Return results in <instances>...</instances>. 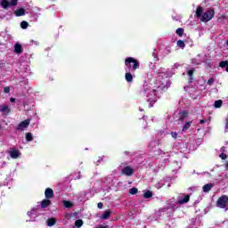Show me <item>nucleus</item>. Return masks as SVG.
Here are the masks:
<instances>
[{
    "instance_id": "1",
    "label": "nucleus",
    "mask_w": 228,
    "mask_h": 228,
    "mask_svg": "<svg viewBox=\"0 0 228 228\" xmlns=\"http://www.w3.org/2000/svg\"><path fill=\"white\" fill-rule=\"evenodd\" d=\"M125 65L128 69V72H136V69L140 67L138 60L133 57L126 58Z\"/></svg>"
},
{
    "instance_id": "2",
    "label": "nucleus",
    "mask_w": 228,
    "mask_h": 228,
    "mask_svg": "<svg viewBox=\"0 0 228 228\" xmlns=\"http://www.w3.org/2000/svg\"><path fill=\"white\" fill-rule=\"evenodd\" d=\"M213 17H215V10L214 9H210L208 10L207 12H205L201 18H200V21L201 22H209V20H211V19H213Z\"/></svg>"
},
{
    "instance_id": "3",
    "label": "nucleus",
    "mask_w": 228,
    "mask_h": 228,
    "mask_svg": "<svg viewBox=\"0 0 228 228\" xmlns=\"http://www.w3.org/2000/svg\"><path fill=\"white\" fill-rule=\"evenodd\" d=\"M227 203H228V196L223 195L218 198V200L216 201V206H217V208H220L221 209H225V208H227Z\"/></svg>"
},
{
    "instance_id": "4",
    "label": "nucleus",
    "mask_w": 228,
    "mask_h": 228,
    "mask_svg": "<svg viewBox=\"0 0 228 228\" xmlns=\"http://www.w3.org/2000/svg\"><path fill=\"white\" fill-rule=\"evenodd\" d=\"M19 0H2L0 4L4 10H8L10 6H17Z\"/></svg>"
},
{
    "instance_id": "5",
    "label": "nucleus",
    "mask_w": 228,
    "mask_h": 228,
    "mask_svg": "<svg viewBox=\"0 0 228 228\" xmlns=\"http://www.w3.org/2000/svg\"><path fill=\"white\" fill-rule=\"evenodd\" d=\"M31 122V119L28 118L23 121H21L18 126H17V131H24V129H28L29 127V123Z\"/></svg>"
},
{
    "instance_id": "6",
    "label": "nucleus",
    "mask_w": 228,
    "mask_h": 228,
    "mask_svg": "<svg viewBox=\"0 0 228 228\" xmlns=\"http://www.w3.org/2000/svg\"><path fill=\"white\" fill-rule=\"evenodd\" d=\"M122 174H124V175L131 176L133 174H134V169L129 166H126L123 168Z\"/></svg>"
},
{
    "instance_id": "7",
    "label": "nucleus",
    "mask_w": 228,
    "mask_h": 228,
    "mask_svg": "<svg viewBox=\"0 0 228 228\" xmlns=\"http://www.w3.org/2000/svg\"><path fill=\"white\" fill-rule=\"evenodd\" d=\"M9 154L12 159H17V158L20 156V152L19 151V150L15 148H12L11 151H9Z\"/></svg>"
},
{
    "instance_id": "8",
    "label": "nucleus",
    "mask_w": 228,
    "mask_h": 228,
    "mask_svg": "<svg viewBox=\"0 0 228 228\" xmlns=\"http://www.w3.org/2000/svg\"><path fill=\"white\" fill-rule=\"evenodd\" d=\"M45 199H53L54 197V191L52 188H46L45 191Z\"/></svg>"
},
{
    "instance_id": "9",
    "label": "nucleus",
    "mask_w": 228,
    "mask_h": 228,
    "mask_svg": "<svg viewBox=\"0 0 228 228\" xmlns=\"http://www.w3.org/2000/svg\"><path fill=\"white\" fill-rule=\"evenodd\" d=\"M14 15L16 17H22V16L26 15V9H24V8L17 9L16 11H14Z\"/></svg>"
},
{
    "instance_id": "10",
    "label": "nucleus",
    "mask_w": 228,
    "mask_h": 228,
    "mask_svg": "<svg viewBox=\"0 0 228 228\" xmlns=\"http://www.w3.org/2000/svg\"><path fill=\"white\" fill-rule=\"evenodd\" d=\"M110 216H111V210L107 209L104 211V213L101 216L102 220H109Z\"/></svg>"
},
{
    "instance_id": "11",
    "label": "nucleus",
    "mask_w": 228,
    "mask_h": 228,
    "mask_svg": "<svg viewBox=\"0 0 228 228\" xmlns=\"http://www.w3.org/2000/svg\"><path fill=\"white\" fill-rule=\"evenodd\" d=\"M49 206H51V200H48L47 198H45L41 201L42 209H45V208H49Z\"/></svg>"
},
{
    "instance_id": "12",
    "label": "nucleus",
    "mask_w": 228,
    "mask_h": 228,
    "mask_svg": "<svg viewBox=\"0 0 228 228\" xmlns=\"http://www.w3.org/2000/svg\"><path fill=\"white\" fill-rule=\"evenodd\" d=\"M14 53H16V54L22 53V45L16 43L14 45Z\"/></svg>"
},
{
    "instance_id": "13",
    "label": "nucleus",
    "mask_w": 228,
    "mask_h": 228,
    "mask_svg": "<svg viewBox=\"0 0 228 228\" xmlns=\"http://www.w3.org/2000/svg\"><path fill=\"white\" fill-rule=\"evenodd\" d=\"M204 12V9L201 6L197 7L196 9V17H198V19H201L202 18V12Z\"/></svg>"
},
{
    "instance_id": "14",
    "label": "nucleus",
    "mask_w": 228,
    "mask_h": 228,
    "mask_svg": "<svg viewBox=\"0 0 228 228\" xmlns=\"http://www.w3.org/2000/svg\"><path fill=\"white\" fill-rule=\"evenodd\" d=\"M46 224H47L48 227H53V226L56 225V218H54V217L48 218L46 221Z\"/></svg>"
},
{
    "instance_id": "15",
    "label": "nucleus",
    "mask_w": 228,
    "mask_h": 228,
    "mask_svg": "<svg viewBox=\"0 0 228 228\" xmlns=\"http://www.w3.org/2000/svg\"><path fill=\"white\" fill-rule=\"evenodd\" d=\"M215 186L213 183H207L203 186V191L205 193H208V191H211V189Z\"/></svg>"
},
{
    "instance_id": "16",
    "label": "nucleus",
    "mask_w": 228,
    "mask_h": 228,
    "mask_svg": "<svg viewBox=\"0 0 228 228\" xmlns=\"http://www.w3.org/2000/svg\"><path fill=\"white\" fill-rule=\"evenodd\" d=\"M195 72V69H191L189 70H187V75L189 76V79H190V83L193 82V74Z\"/></svg>"
},
{
    "instance_id": "17",
    "label": "nucleus",
    "mask_w": 228,
    "mask_h": 228,
    "mask_svg": "<svg viewBox=\"0 0 228 228\" xmlns=\"http://www.w3.org/2000/svg\"><path fill=\"white\" fill-rule=\"evenodd\" d=\"M125 79H126V81L127 83H132V81H133V74H131V71L126 72V73L125 74Z\"/></svg>"
},
{
    "instance_id": "18",
    "label": "nucleus",
    "mask_w": 228,
    "mask_h": 228,
    "mask_svg": "<svg viewBox=\"0 0 228 228\" xmlns=\"http://www.w3.org/2000/svg\"><path fill=\"white\" fill-rule=\"evenodd\" d=\"M187 117H188V111L186 110H183L179 113V120H181L182 122H183L184 118H186Z\"/></svg>"
},
{
    "instance_id": "19",
    "label": "nucleus",
    "mask_w": 228,
    "mask_h": 228,
    "mask_svg": "<svg viewBox=\"0 0 228 228\" xmlns=\"http://www.w3.org/2000/svg\"><path fill=\"white\" fill-rule=\"evenodd\" d=\"M190 202V195H185L182 200H178V204H187Z\"/></svg>"
},
{
    "instance_id": "20",
    "label": "nucleus",
    "mask_w": 228,
    "mask_h": 228,
    "mask_svg": "<svg viewBox=\"0 0 228 228\" xmlns=\"http://www.w3.org/2000/svg\"><path fill=\"white\" fill-rule=\"evenodd\" d=\"M0 111L2 113H7L8 114V113H10V108L8 107V105H4V106L1 107Z\"/></svg>"
},
{
    "instance_id": "21",
    "label": "nucleus",
    "mask_w": 228,
    "mask_h": 228,
    "mask_svg": "<svg viewBox=\"0 0 228 228\" xmlns=\"http://www.w3.org/2000/svg\"><path fill=\"white\" fill-rule=\"evenodd\" d=\"M62 204L64 207H66L68 208H72V206H74V204H72V202L69 201V200H63Z\"/></svg>"
},
{
    "instance_id": "22",
    "label": "nucleus",
    "mask_w": 228,
    "mask_h": 228,
    "mask_svg": "<svg viewBox=\"0 0 228 228\" xmlns=\"http://www.w3.org/2000/svg\"><path fill=\"white\" fill-rule=\"evenodd\" d=\"M223 104H224V101L217 100L215 102L214 106H215V108H222Z\"/></svg>"
},
{
    "instance_id": "23",
    "label": "nucleus",
    "mask_w": 228,
    "mask_h": 228,
    "mask_svg": "<svg viewBox=\"0 0 228 228\" xmlns=\"http://www.w3.org/2000/svg\"><path fill=\"white\" fill-rule=\"evenodd\" d=\"M176 45L180 47L181 49H184L186 47V45L184 44V41L183 40H178L176 43Z\"/></svg>"
},
{
    "instance_id": "24",
    "label": "nucleus",
    "mask_w": 228,
    "mask_h": 228,
    "mask_svg": "<svg viewBox=\"0 0 228 228\" xmlns=\"http://www.w3.org/2000/svg\"><path fill=\"white\" fill-rule=\"evenodd\" d=\"M25 138L27 140V142H33V134L31 133H27L25 135Z\"/></svg>"
},
{
    "instance_id": "25",
    "label": "nucleus",
    "mask_w": 228,
    "mask_h": 228,
    "mask_svg": "<svg viewBox=\"0 0 228 228\" xmlns=\"http://www.w3.org/2000/svg\"><path fill=\"white\" fill-rule=\"evenodd\" d=\"M152 195L151 191H147L143 193V199H151Z\"/></svg>"
},
{
    "instance_id": "26",
    "label": "nucleus",
    "mask_w": 228,
    "mask_h": 228,
    "mask_svg": "<svg viewBox=\"0 0 228 228\" xmlns=\"http://www.w3.org/2000/svg\"><path fill=\"white\" fill-rule=\"evenodd\" d=\"M29 26V23H28V21L23 20L20 22V28L22 29H28V27Z\"/></svg>"
},
{
    "instance_id": "27",
    "label": "nucleus",
    "mask_w": 228,
    "mask_h": 228,
    "mask_svg": "<svg viewBox=\"0 0 228 228\" xmlns=\"http://www.w3.org/2000/svg\"><path fill=\"white\" fill-rule=\"evenodd\" d=\"M175 33L178 37H183V35H184V28H179L176 29Z\"/></svg>"
},
{
    "instance_id": "28",
    "label": "nucleus",
    "mask_w": 228,
    "mask_h": 228,
    "mask_svg": "<svg viewBox=\"0 0 228 228\" xmlns=\"http://www.w3.org/2000/svg\"><path fill=\"white\" fill-rule=\"evenodd\" d=\"M75 226L77 228L83 227V221L81 219H77L75 221Z\"/></svg>"
},
{
    "instance_id": "29",
    "label": "nucleus",
    "mask_w": 228,
    "mask_h": 228,
    "mask_svg": "<svg viewBox=\"0 0 228 228\" xmlns=\"http://www.w3.org/2000/svg\"><path fill=\"white\" fill-rule=\"evenodd\" d=\"M191 126V121L186 122L185 125L183 127V131H187V129H190Z\"/></svg>"
},
{
    "instance_id": "30",
    "label": "nucleus",
    "mask_w": 228,
    "mask_h": 228,
    "mask_svg": "<svg viewBox=\"0 0 228 228\" xmlns=\"http://www.w3.org/2000/svg\"><path fill=\"white\" fill-rule=\"evenodd\" d=\"M129 193L130 195H136V193H138V189L135 187H133L130 189Z\"/></svg>"
},
{
    "instance_id": "31",
    "label": "nucleus",
    "mask_w": 228,
    "mask_h": 228,
    "mask_svg": "<svg viewBox=\"0 0 228 228\" xmlns=\"http://www.w3.org/2000/svg\"><path fill=\"white\" fill-rule=\"evenodd\" d=\"M228 65V61H223L219 63V67H221V69L226 68Z\"/></svg>"
},
{
    "instance_id": "32",
    "label": "nucleus",
    "mask_w": 228,
    "mask_h": 228,
    "mask_svg": "<svg viewBox=\"0 0 228 228\" xmlns=\"http://www.w3.org/2000/svg\"><path fill=\"white\" fill-rule=\"evenodd\" d=\"M219 157L221 158V159H227V154L225 153H221Z\"/></svg>"
},
{
    "instance_id": "33",
    "label": "nucleus",
    "mask_w": 228,
    "mask_h": 228,
    "mask_svg": "<svg viewBox=\"0 0 228 228\" xmlns=\"http://www.w3.org/2000/svg\"><path fill=\"white\" fill-rule=\"evenodd\" d=\"M4 94H10V87L9 86H5L4 88Z\"/></svg>"
},
{
    "instance_id": "34",
    "label": "nucleus",
    "mask_w": 228,
    "mask_h": 228,
    "mask_svg": "<svg viewBox=\"0 0 228 228\" xmlns=\"http://www.w3.org/2000/svg\"><path fill=\"white\" fill-rule=\"evenodd\" d=\"M171 136H172L173 138H175V140H176V139H177V132H172V133H171Z\"/></svg>"
},
{
    "instance_id": "35",
    "label": "nucleus",
    "mask_w": 228,
    "mask_h": 228,
    "mask_svg": "<svg viewBox=\"0 0 228 228\" xmlns=\"http://www.w3.org/2000/svg\"><path fill=\"white\" fill-rule=\"evenodd\" d=\"M97 206L99 209H102V208H104V204H102V202H99Z\"/></svg>"
},
{
    "instance_id": "36",
    "label": "nucleus",
    "mask_w": 228,
    "mask_h": 228,
    "mask_svg": "<svg viewBox=\"0 0 228 228\" xmlns=\"http://www.w3.org/2000/svg\"><path fill=\"white\" fill-rule=\"evenodd\" d=\"M96 228H110V226L109 225L100 224Z\"/></svg>"
},
{
    "instance_id": "37",
    "label": "nucleus",
    "mask_w": 228,
    "mask_h": 228,
    "mask_svg": "<svg viewBox=\"0 0 228 228\" xmlns=\"http://www.w3.org/2000/svg\"><path fill=\"white\" fill-rule=\"evenodd\" d=\"M214 79L213 78H210L208 80V85H211L213 83Z\"/></svg>"
},
{
    "instance_id": "38",
    "label": "nucleus",
    "mask_w": 228,
    "mask_h": 228,
    "mask_svg": "<svg viewBox=\"0 0 228 228\" xmlns=\"http://www.w3.org/2000/svg\"><path fill=\"white\" fill-rule=\"evenodd\" d=\"M200 124H206V120L200 119Z\"/></svg>"
},
{
    "instance_id": "39",
    "label": "nucleus",
    "mask_w": 228,
    "mask_h": 228,
    "mask_svg": "<svg viewBox=\"0 0 228 228\" xmlns=\"http://www.w3.org/2000/svg\"><path fill=\"white\" fill-rule=\"evenodd\" d=\"M15 101H17L15 98H11V99H10V102H15Z\"/></svg>"
},
{
    "instance_id": "40",
    "label": "nucleus",
    "mask_w": 228,
    "mask_h": 228,
    "mask_svg": "<svg viewBox=\"0 0 228 228\" xmlns=\"http://www.w3.org/2000/svg\"><path fill=\"white\" fill-rule=\"evenodd\" d=\"M151 92L154 94V95H156V89H153Z\"/></svg>"
},
{
    "instance_id": "41",
    "label": "nucleus",
    "mask_w": 228,
    "mask_h": 228,
    "mask_svg": "<svg viewBox=\"0 0 228 228\" xmlns=\"http://www.w3.org/2000/svg\"><path fill=\"white\" fill-rule=\"evenodd\" d=\"M31 211H37V208H33Z\"/></svg>"
},
{
    "instance_id": "42",
    "label": "nucleus",
    "mask_w": 228,
    "mask_h": 228,
    "mask_svg": "<svg viewBox=\"0 0 228 228\" xmlns=\"http://www.w3.org/2000/svg\"><path fill=\"white\" fill-rule=\"evenodd\" d=\"M35 44H36V45H37L38 44V42L36 41Z\"/></svg>"
},
{
    "instance_id": "43",
    "label": "nucleus",
    "mask_w": 228,
    "mask_h": 228,
    "mask_svg": "<svg viewBox=\"0 0 228 228\" xmlns=\"http://www.w3.org/2000/svg\"><path fill=\"white\" fill-rule=\"evenodd\" d=\"M3 127L1 126V125H0V129H2Z\"/></svg>"
},
{
    "instance_id": "44",
    "label": "nucleus",
    "mask_w": 228,
    "mask_h": 228,
    "mask_svg": "<svg viewBox=\"0 0 228 228\" xmlns=\"http://www.w3.org/2000/svg\"><path fill=\"white\" fill-rule=\"evenodd\" d=\"M51 1L54 2V1H56V0H51Z\"/></svg>"
}]
</instances>
